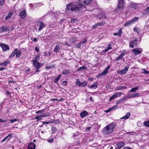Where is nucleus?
I'll use <instances>...</instances> for the list:
<instances>
[{"label": "nucleus", "instance_id": "nucleus-36", "mask_svg": "<svg viewBox=\"0 0 149 149\" xmlns=\"http://www.w3.org/2000/svg\"><path fill=\"white\" fill-rule=\"evenodd\" d=\"M123 57V55L122 54H121L116 59V61H118L120 59H122Z\"/></svg>", "mask_w": 149, "mask_h": 149}, {"label": "nucleus", "instance_id": "nucleus-57", "mask_svg": "<svg viewBox=\"0 0 149 149\" xmlns=\"http://www.w3.org/2000/svg\"><path fill=\"white\" fill-rule=\"evenodd\" d=\"M112 49V47H108L107 49H105L104 50L105 52H107L110 49Z\"/></svg>", "mask_w": 149, "mask_h": 149}, {"label": "nucleus", "instance_id": "nucleus-53", "mask_svg": "<svg viewBox=\"0 0 149 149\" xmlns=\"http://www.w3.org/2000/svg\"><path fill=\"white\" fill-rule=\"evenodd\" d=\"M77 21V19L75 18L74 19H72L71 20V22L72 23H74L75 21Z\"/></svg>", "mask_w": 149, "mask_h": 149}, {"label": "nucleus", "instance_id": "nucleus-62", "mask_svg": "<svg viewBox=\"0 0 149 149\" xmlns=\"http://www.w3.org/2000/svg\"><path fill=\"white\" fill-rule=\"evenodd\" d=\"M35 49L36 51H37V52H38L39 51V48L37 47H35Z\"/></svg>", "mask_w": 149, "mask_h": 149}, {"label": "nucleus", "instance_id": "nucleus-42", "mask_svg": "<svg viewBox=\"0 0 149 149\" xmlns=\"http://www.w3.org/2000/svg\"><path fill=\"white\" fill-rule=\"evenodd\" d=\"M19 120V119L18 118H15L13 119H11L10 120V121L11 123H13V122H15V121H18Z\"/></svg>", "mask_w": 149, "mask_h": 149}, {"label": "nucleus", "instance_id": "nucleus-8", "mask_svg": "<svg viewBox=\"0 0 149 149\" xmlns=\"http://www.w3.org/2000/svg\"><path fill=\"white\" fill-rule=\"evenodd\" d=\"M0 46L1 47L3 50L5 52L7 50H9L10 49L9 46L6 44H3L2 43L0 44Z\"/></svg>", "mask_w": 149, "mask_h": 149}, {"label": "nucleus", "instance_id": "nucleus-35", "mask_svg": "<svg viewBox=\"0 0 149 149\" xmlns=\"http://www.w3.org/2000/svg\"><path fill=\"white\" fill-rule=\"evenodd\" d=\"M40 58V56L39 55H37L36 57H35V58L34 60H33L32 61L34 62V61H38L39 60V59Z\"/></svg>", "mask_w": 149, "mask_h": 149}, {"label": "nucleus", "instance_id": "nucleus-19", "mask_svg": "<svg viewBox=\"0 0 149 149\" xmlns=\"http://www.w3.org/2000/svg\"><path fill=\"white\" fill-rule=\"evenodd\" d=\"M60 46V44L57 45L56 46L55 48H54V51L56 53H57L58 52H59Z\"/></svg>", "mask_w": 149, "mask_h": 149}, {"label": "nucleus", "instance_id": "nucleus-11", "mask_svg": "<svg viewBox=\"0 0 149 149\" xmlns=\"http://www.w3.org/2000/svg\"><path fill=\"white\" fill-rule=\"evenodd\" d=\"M116 146V149H120L125 145V143L122 142H120L117 143Z\"/></svg>", "mask_w": 149, "mask_h": 149}, {"label": "nucleus", "instance_id": "nucleus-28", "mask_svg": "<svg viewBox=\"0 0 149 149\" xmlns=\"http://www.w3.org/2000/svg\"><path fill=\"white\" fill-rule=\"evenodd\" d=\"M132 41V42H133L134 45L135 47H136L137 46V42L138 41L137 39H135L134 40H133Z\"/></svg>", "mask_w": 149, "mask_h": 149}, {"label": "nucleus", "instance_id": "nucleus-55", "mask_svg": "<svg viewBox=\"0 0 149 149\" xmlns=\"http://www.w3.org/2000/svg\"><path fill=\"white\" fill-rule=\"evenodd\" d=\"M122 89H123V86H120L116 87V90H121Z\"/></svg>", "mask_w": 149, "mask_h": 149}, {"label": "nucleus", "instance_id": "nucleus-5", "mask_svg": "<svg viewBox=\"0 0 149 149\" xmlns=\"http://www.w3.org/2000/svg\"><path fill=\"white\" fill-rule=\"evenodd\" d=\"M21 54V52L19 50H18L17 49H14V52H12L10 56H9V57H13L16 55V57L17 58H19Z\"/></svg>", "mask_w": 149, "mask_h": 149}, {"label": "nucleus", "instance_id": "nucleus-34", "mask_svg": "<svg viewBox=\"0 0 149 149\" xmlns=\"http://www.w3.org/2000/svg\"><path fill=\"white\" fill-rule=\"evenodd\" d=\"M64 100V99L63 98H61L60 99H51V101H63Z\"/></svg>", "mask_w": 149, "mask_h": 149}, {"label": "nucleus", "instance_id": "nucleus-6", "mask_svg": "<svg viewBox=\"0 0 149 149\" xmlns=\"http://www.w3.org/2000/svg\"><path fill=\"white\" fill-rule=\"evenodd\" d=\"M129 68V66L128 65L126 66L125 68L120 70H118L117 72L118 74H125L128 71V69Z\"/></svg>", "mask_w": 149, "mask_h": 149}, {"label": "nucleus", "instance_id": "nucleus-16", "mask_svg": "<svg viewBox=\"0 0 149 149\" xmlns=\"http://www.w3.org/2000/svg\"><path fill=\"white\" fill-rule=\"evenodd\" d=\"M118 108V105H116L112 107L111 108H109L107 110L105 111L106 113H108L111 111H113L115 109H117Z\"/></svg>", "mask_w": 149, "mask_h": 149}, {"label": "nucleus", "instance_id": "nucleus-29", "mask_svg": "<svg viewBox=\"0 0 149 149\" xmlns=\"http://www.w3.org/2000/svg\"><path fill=\"white\" fill-rule=\"evenodd\" d=\"M113 95H114V96H115L116 98V97L120 96L122 95V93L116 92Z\"/></svg>", "mask_w": 149, "mask_h": 149}, {"label": "nucleus", "instance_id": "nucleus-45", "mask_svg": "<svg viewBox=\"0 0 149 149\" xmlns=\"http://www.w3.org/2000/svg\"><path fill=\"white\" fill-rule=\"evenodd\" d=\"M105 22L104 21H102V22L97 23V24H98V26L99 25L100 26H101L103 25L104 24H105Z\"/></svg>", "mask_w": 149, "mask_h": 149}, {"label": "nucleus", "instance_id": "nucleus-44", "mask_svg": "<svg viewBox=\"0 0 149 149\" xmlns=\"http://www.w3.org/2000/svg\"><path fill=\"white\" fill-rule=\"evenodd\" d=\"M50 114L49 113H45V114H42L41 115V116L43 117L48 116L50 115Z\"/></svg>", "mask_w": 149, "mask_h": 149}, {"label": "nucleus", "instance_id": "nucleus-4", "mask_svg": "<svg viewBox=\"0 0 149 149\" xmlns=\"http://www.w3.org/2000/svg\"><path fill=\"white\" fill-rule=\"evenodd\" d=\"M45 26L46 24L41 21H38L37 22L36 26L38 27V31H40Z\"/></svg>", "mask_w": 149, "mask_h": 149}, {"label": "nucleus", "instance_id": "nucleus-26", "mask_svg": "<svg viewBox=\"0 0 149 149\" xmlns=\"http://www.w3.org/2000/svg\"><path fill=\"white\" fill-rule=\"evenodd\" d=\"M10 63L9 61H5L3 62L0 63V65H3L4 66H6L7 64Z\"/></svg>", "mask_w": 149, "mask_h": 149}, {"label": "nucleus", "instance_id": "nucleus-30", "mask_svg": "<svg viewBox=\"0 0 149 149\" xmlns=\"http://www.w3.org/2000/svg\"><path fill=\"white\" fill-rule=\"evenodd\" d=\"M97 87V84L96 82L94 83V84L92 85L90 87V88H94L95 89Z\"/></svg>", "mask_w": 149, "mask_h": 149}, {"label": "nucleus", "instance_id": "nucleus-54", "mask_svg": "<svg viewBox=\"0 0 149 149\" xmlns=\"http://www.w3.org/2000/svg\"><path fill=\"white\" fill-rule=\"evenodd\" d=\"M67 83L68 82L67 81H63L62 82V84L64 86L67 85Z\"/></svg>", "mask_w": 149, "mask_h": 149}, {"label": "nucleus", "instance_id": "nucleus-56", "mask_svg": "<svg viewBox=\"0 0 149 149\" xmlns=\"http://www.w3.org/2000/svg\"><path fill=\"white\" fill-rule=\"evenodd\" d=\"M136 91L135 88H132L130 91V92H134Z\"/></svg>", "mask_w": 149, "mask_h": 149}, {"label": "nucleus", "instance_id": "nucleus-60", "mask_svg": "<svg viewBox=\"0 0 149 149\" xmlns=\"http://www.w3.org/2000/svg\"><path fill=\"white\" fill-rule=\"evenodd\" d=\"M98 26V24H97V23L93 25L92 26V28H93V29H95V28H96V27H97Z\"/></svg>", "mask_w": 149, "mask_h": 149}, {"label": "nucleus", "instance_id": "nucleus-37", "mask_svg": "<svg viewBox=\"0 0 149 149\" xmlns=\"http://www.w3.org/2000/svg\"><path fill=\"white\" fill-rule=\"evenodd\" d=\"M61 77V75H59V76H58L55 79L54 82L56 83H57L59 79H60Z\"/></svg>", "mask_w": 149, "mask_h": 149}, {"label": "nucleus", "instance_id": "nucleus-13", "mask_svg": "<svg viewBox=\"0 0 149 149\" xmlns=\"http://www.w3.org/2000/svg\"><path fill=\"white\" fill-rule=\"evenodd\" d=\"M138 6L137 5L134 3H132L129 6L130 8L132 10H135L137 8Z\"/></svg>", "mask_w": 149, "mask_h": 149}, {"label": "nucleus", "instance_id": "nucleus-23", "mask_svg": "<svg viewBox=\"0 0 149 149\" xmlns=\"http://www.w3.org/2000/svg\"><path fill=\"white\" fill-rule=\"evenodd\" d=\"M87 68L85 66H83L77 69V71H86L87 70Z\"/></svg>", "mask_w": 149, "mask_h": 149}, {"label": "nucleus", "instance_id": "nucleus-48", "mask_svg": "<svg viewBox=\"0 0 149 149\" xmlns=\"http://www.w3.org/2000/svg\"><path fill=\"white\" fill-rule=\"evenodd\" d=\"M130 45L129 47H131L133 48L134 47V45L133 44L132 42V41H131V42H130Z\"/></svg>", "mask_w": 149, "mask_h": 149}, {"label": "nucleus", "instance_id": "nucleus-3", "mask_svg": "<svg viewBox=\"0 0 149 149\" xmlns=\"http://www.w3.org/2000/svg\"><path fill=\"white\" fill-rule=\"evenodd\" d=\"M124 0H119L117 8L115 10V11L117 13L122 14L123 13L124 9Z\"/></svg>", "mask_w": 149, "mask_h": 149}, {"label": "nucleus", "instance_id": "nucleus-32", "mask_svg": "<svg viewBox=\"0 0 149 149\" xmlns=\"http://www.w3.org/2000/svg\"><path fill=\"white\" fill-rule=\"evenodd\" d=\"M88 84V82L85 81L81 83V86L82 87H85Z\"/></svg>", "mask_w": 149, "mask_h": 149}, {"label": "nucleus", "instance_id": "nucleus-15", "mask_svg": "<svg viewBox=\"0 0 149 149\" xmlns=\"http://www.w3.org/2000/svg\"><path fill=\"white\" fill-rule=\"evenodd\" d=\"M111 67V66L110 65H109L107 66L105 68V69L100 74H107L108 72V70H109Z\"/></svg>", "mask_w": 149, "mask_h": 149}, {"label": "nucleus", "instance_id": "nucleus-24", "mask_svg": "<svg viewBox=\"0 0 149 149\" xmlns=\"http://www.w3.org/2000/svg\"><path fill=\"white\" fill-rule=\"evenodd\" d=\"M12 137V134H9L3 140L1 141V142H3L5 141L7 139H8V141L10 140V139Z\"/></svg>", "mask_w": 149, "mask_h": 149}, {"label": "nucleus", "instance_id": "nucleus-38", "mask_svg": "<svg viewBox=\"0 0 149 149\" xmlns=\"http://www.w3.org/2000/svg\"><path fill=\"white\" fill-rule=\"evenodd\" d=\"M81 83L78 79L76 80V84L78 86H81Z\"/></svg>", "mask_w": 149, "mask_h": 149}, {"label": "nucleus", "instance_id": "nucleus-59", "mask_svg": "<svg viewBox=\"0 0 149 149\" xmlns=\"http://www.w3.org/2000/svg\"><path fill=\"white\" fill-rule=\"evenodd\" d=\"M54 141V139H49L47 140V141L49 143H52Z\"/></svg>", "mask_w": 149, "mask_h": 149}, {"label": "nucleus", "instance_id": "nucleus-20", "mask_svg": "<svg viewBox=\"0 0 149 149\" xmlns=\"http://www.w3.org/2000/svg\"><path fill=\"white\" fill-rule=\"evenodd\" d=\"M132 51L134 52H135L134 54L135 55H137L140 54L142 51L140 50H139L137 48L134 49L132 50Z\"/></svg>", "mask_w": 149, "mask_h": 149}, {"label": "nucleus", "instance_id": "nucleus-58", "mask_svg": "<svg viewBox=\"0 0 149 149\" xmlns=\"http://www.w3.org/2000/svg\"><path fill=\"white\" fill-rule=\"evenodd\" d=\"M43 112H44V110H39L38 111H36V113H43Z\"/></svg>", "mask_w": 149, "mask_h": 149}, {"label": "nucleus", "instance_id": "nucleus-63", "mask_svg": "<svg viewBox=\"0 0 149 149\" xmlns=\"http://www.w3.org/2000/svg\"><path fill=\"white\" fill-rule=\"evenodd\" d=\"M7 121V120H3L1 119H0V122H5Z\"/></svg>", "mask_w": 149, "mask_h": 149}, {"label": "nucleus", "instance_id": "nucleus-47", "mask_svg": "<svg viewBox=\"0 0 149 149\" xmlns=\"http://www.w3.org/2000/svg\"><path fill=\"white\" fill-rule=\"evenodd\" d=\"M81 44H83L84 45H85L86 44L87 42V40L86 39H84L83 41H82L81 42H80Z\"/></svg>", "mask_w": 149, "mask_h": 149}, {"label": "nucleus", "instance_id": "nucleus-61", "mask_svg": "<svg viewBox=\"0 0 149 149\" xmlns=\"http://www.w3.org/2000/svg\"><path fill=\"white\" fill-rule=\"evenodd\" d=\"M126 53V50H123L122 53L121 54H122L123 55V56H124V55Z\"/></svg>", "mask_w": 149, "mask_h": 149}, {"label": "nucleus", "instance_id": "nucleus-33", "mask_svg": "<svg viewBox=\"0 0 149 149\" xmlns=\"http://www.w3.org/2000/svg\"><path fill=\"white\" fill-rule=\"evenodd\" d=\"M139 19V17H134L133 19L131 20L133 24L134 23L137 21Z\"/></svg>", "mask_w": 149, "mask_h": 149}, {"label": "nucleus", "instance_id": "nucleus-43", "mask_svg": "<svg viewBox=\"0 0 149 149\" xmlns=\"http://www.w3.org/2000/svg\"><path fill=\"white\" fill-rule=\"evenodd\" d=\"M69 70H65L63 71V74H69Z\"/></svg>", "mask_w": 149, "mask_h": 149}, {"label": "nucleus", "instance_id": "nucleus-12", "mask_svg": "<svg viewBox=\"0 0 149 149\" xmlns=\"http://www.w3.org/2000/svg\"><path fill=\"white\" fill-rule=\"evenodd\" d=\"M9 31L10 30L6 26H2L0 27V33Z\"/></svg>", "mask_w": 149, "mask_h": 149}, {"label": "nucleus", "instance_id": "nucleus-46", "mask_svg": "<svg viewBox=\"0 0 149 149\" xmlns=\"http://www.w3.org/2000/svg\"><path fill=\"white\" fill-rule=\"evenodd\" d=\"M116 97L114 96V95H112L109 99V101H110L113 100Z\"/></svg>", "mask_w": 149, "mask_h": 149}, {"label": "nucleus", "instance_id": "nucleus-27", "mask_svg": "<svg viewBox=\"0 0 149 149\" xmlns=\"http://www.w3.org/2000/svg\"><path fill=\"white\" fill-rule=\"evenodd\" d=\"M13 14V13L10 12L5 17V19L6 20H8L11 18L12 15Z\"/></svg>", "mask_w": 149, "mask_h": 149}, {"label": "nucleus", "instance_id": "nucleus-21", "mask_svg": "<svg viewBox=\"0 0 149 149\" xmlns=\"http://www.w3.org/2000/svg\"><path fill=\"white\" fill-rule=\"evenodd\" d=\"M122 29L121 28H120L118 30V33H113V35L114 36H121L122 33Z\"/></svg>", "mask_w": 149, "mask_h": 149}, {"label": "nucleus", "instance_id": "nucleus-10", "mask_svg": "<svg viewBox=\"0 0 149 149\" xmlns=\"http://www.w3.org/2000/svg\"><path fill=\"white\" fill-rule=\"evenodd\" d=\"M139 93H136L134 94L131 93L127 96L125 97L126 99L134 97H136L139 96Z\"/></svg>", "mask_w": 149, "mask_h": 149}, {"label": "nucleus", "instance_id": "nucleus-31", "mask_svg": "<svg viewBox=\"0 0 149 149\" xmlns=\"http://www.w3.org/2000/svg\"><path fill=\"white\" fill-rule=\"evenodd\" d=\"M133 24L132 21H129L126 22L124 25L125 26H128Z\"/></svg>", "mask_w": 149, "mask_h": 149}, {"label": "nucleus", "instance_id": "nucleus-7", "mask_svg": "<svg viewBox=\"0 0 149 149\" xmlns=\"http://www.w3.org/2000/svg\"><path fill=\"white\" fill-rule=\"evenodd\" d=\"M34 61V62H33V63L34 67H36L35 71L36 72H38V70L40 68V63L38 61Z\"/></svg>", "mask_w": 149, "mask_h": 149}, {"label": "nucleus", "instance_id": "nucleus-51", "mask_svg": "<svg viewBox=\"0 0 149 149\" xmlns=\"http://www.w3.org/2000/svg\"><path fill=\"white\" fill-rule=\"evenodd\" d=\"M4 0H0V6H2L4 3Z\"/></svg>", "mask_w": 149, "mask_h": 149}, {"label": "nucleus", "instance_id": "nucleus-9", "mask_svg": "<svg viewBox=\"0 0 149 149\" xmlns=\"http://www.w3.org/2000/svg\"><path fill=\"white\" fill-rule=\"evenodd\" d=\"M19 15L20 16L21 19H22L26 17V14L25 10H24L21 11L19 14Z\"/></svg>", "mask_w": 149, "mask_h": 149}, {"label": "nucleus", "instance_id": "nucleus-14", "mask_svg": "<svg viewBox=\"0 0 149 149\" xmlns=\"http://www.w3.org/2000/svg\"><path fill=\"white\" fill-rule=\"evenodd\" d=\"M97 17L99 19H104L106 17V16L103 13H100L98 14Z\"/></svg>", "mask_w": 149, "mask_h": 149}, {"label": "nucleus", "instance_id": "nucleus-18", "mask_svg": "<svg viewBox=\"0 0 149 149\" xmlns=\"http://www.w3.org/2000/svg\"><path fill=\"white\" fill-rule=\"evenodd\" d=\"M88 112L86 111H84L81 112L80 115L82 118H84L88 114Z\"/></svg>", "mask_w": 149, "mask_h": 149}, {"label": "nucleus", "instance_id": "nucleus-50", "mask_svg": "<svg viewBox=\"0 0 149 149\" xmlns=\"http://www.w3.org/2000/svg\"><path fill=\"white\" fill-rule=\"evenodd\" d=\"M81 46V44L80 42L79 43L77 44H75V47L78 48H79Z\"/></svg>", "mask_w": 149, "mask_h": 149}, {"label": "nucleus", "instance_id": "nucleus-64", "mask_svg": "<svg viewBox=\"0 0 149 149\" xmlns=\"http://www.w3.org/2000/svg\"><path fill=\"white\" fill-rule=\"evenodd\" d=\"M145 10L146 11H147V12L149 13V6L148 7L145 9Z\"/></svg>", "mask_w": 149, "mask_h": 149}, {"label": "nucleus", "instance_id": "nucleus-17", "mask_svg": "<svg viewBox=\"0 0 149 149\" xmlns=\"http://www.w3.org/2000/svg\"><path fill=\"white\" fill-rule=\"evenodd\" d=\"M28 148L29 149H35L36 148V145L34 143L31 142L29 144Z\"/></svg>", "mask_w": 149, "mask_h": 149}, {"label": "nucleus", "instance_id": "nucleus-1", "mask_svg": "<svg viewBox=\"0 0 149 149\" xmlns=\"http://www.w3.org/2000/svg\"><path fill=\"white\" fill-rule=\"evenodd\" d=\"M92 1V0H79L78 2L72 1L66 5V9L75 13H79L85 8V6L89 4Z\"/></svg>", "mask_w": 149, "mask_h": 149}, {"label": "nucleus", "instance_id": "nucleus-49", "mask_svg": "<svg viewBox=\"0 0 149 149\" xmlns=\"http://www.w3.org/2000/svg\"><path fill=\"white\" fill-rule=\"evenodd\" d=\"M142 70L143 71L142 72L144 74H148L149 73V72L148 71H147L146 69H143Z\"/></svg>", "mask_w": 149, "mask_h": 149}, {"label": "nucleus", "instance_id": "nucleus-25", "mask_svg": "<svg viewBox=\"0 0 149 149\" xmlns=\"http://www.w3.org/2000/svg\"><path fill=\"white\" fill-rule=\"evenodd\" d=\"M130 115V113L129 112H127L126 114L123 117L121 118L120 119H127L129 118Z\"/></svg>", "mask_w": 149, "mask_h": 149}, {"label": "nucleus", "instance_id": "nucleus-2", "mask_svg": "<svg viewBox=\"0 0 149 149\" xmlns=\"http://www.w3.org/2000/svg\"><path fill=\"white\" fill-rule=\"evenodd\" d=\"M116 125L115 123H112L106 126L102 130V132L105 134H109L113 131Z\"/></svg>", "mask_w": 149, "mask_h": 149}, {"label": "nucleus", "instance_id": "nucleus-39", "mask_svg": "<svg viewBox=\"0 0 149 149\" xmlns=\"http://www.w3.org/2000/svg\"><path fill=\"white\" fill-rule=\"evenodd\" d=\"M53 67H54V66H53V65H49L48 66H46L45 68L46 70H48L50 68H52Z\"/></svg>", "mask_w": 149, "mask_h": 149}, {"label": "nucleus", "instance_id": "nucleus-22", "mask_svg": "<svg viewBox=\"0 0 149 149\" xmlns=\"http://www.w3.org/2000/svg\"><path fill=\"white\" fill-rule=\"evenodd\" d=\"M127 99L125 97H124V98H123L118 101L116 104H120L122 103L124 101H125Z\"/></svg>", "mask_w": 149, "mask_h": 149}, {"label": "nucleus", "instance_id": "nucleus-41", "mask_svg": "<svg viewBox=\"0 0 149 149\" xmlns=\"http://www.w3.org/2000/svg\"><path fill=\"white\" fill-rule=\"evenodd\" d=\"M143 125L146 127H149V121H146L143 123Z\"/></svg>", "mask_w": 149, "mask_h": 149}, {"label": "nucleus", "instance_id": "nucleus-52", "mask_svg": "<svg viewBox=\"0 0 149 149\" xmlns=\"http://www.w3.org/2000/svg\"><path fill=\"white\" fill-rule=\"evenodd\" d=\"M134 30L137 32L138 33H139V29L138 28H134L133 29Z\"/></svg>", "mask_w": 149, "mask_h": 149}, {"label": "nucleus", "instance_id": "nucleus-40", "mask_svg": "<svg viewBox=\"0 0 149 149\" xmlns=\"http://www.w3.org/2000/svg\"><path fill=\"white\" fill-rule=\"evenodd\" d=\"M43 117L41 116V115L40 116H36L35 118V119H37L38 120H40L42 119V118Z\"/></svg>", "mask_w": 149, "mask_h": 149}]
</instances>
